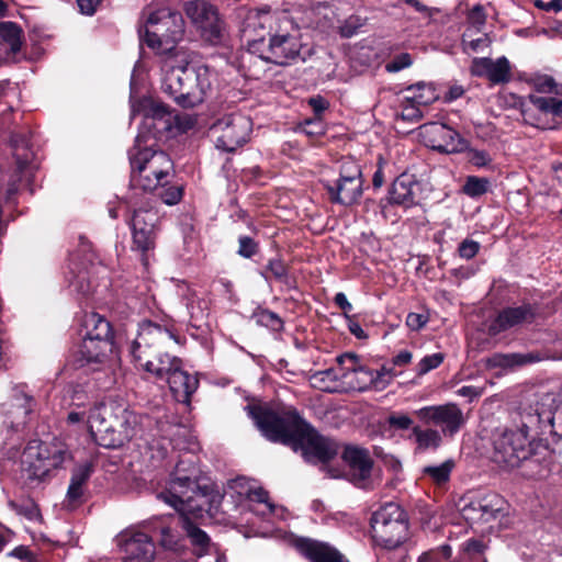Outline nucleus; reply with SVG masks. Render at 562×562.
Instances as JSON below:
<instances>
[{"label": "nucleus", "instance_id": "f257e3e1", "mask_svg": "<svg viewBox=\"0 0 562 562\" xmlns=\"http://www.w3.org/2000/svg\"><path fill=\"white\" fill-rule=\"evenodd\" d=\"M555 396L543 394L535 405L520 413V425L497 428L492 435V460L501 468L514 469L531 457L549 452L548 446L541 441H531L529 431L537 430L540 435H553Z\"/></svg>", "mask_w": 562, "mask_h": 562}, {"label": "nucleus", "instance_id": "f03ea898", "mask_svg": "<svg viewBox=\"0 0 562 562\" xmlns=\"http://www.w3.org/2000/svg\"><path fill=\"white\" fill-rule=\"evenodd\" d=\"M175 335L167 328L151 322H143L136 339L132 342L131 355L135 364L158 381L168 383L176 401L189 404L199 386V380L183 369L182 360L164 351Z\"/></svg>", "mask_w": 562, "mask_h": 562}, {"label": "nucleus", "instance_id": "7ed1b4c3", "mask_svg": "<svg viewBox=\"0 0 562 562\" xmlns=\"http://www.w3.org/2000/svg\"><path fill=\"white\" fill-rule=\"evenodd\" d=\"M200 470L196 467V457L190 454L180 459L175 468L168 488L157 495L158 498L169 504L175 509L191 512L195 516H202L203 512L210 515L216 513L222 502L229 498L235 505L247 504L252 494L260 486L255 485L248 479L239 476L229 480L224 494H215L209 501L198 484Z\"/></svg>", "mask_w": 562, "mask_h": 562}, {"label": "nucleus", "instance_id": "20e7f679", "mask_svg": "<svg viewBox=\"0 0 562 562\" xmlns=\"http://www.w3.org/2000/svg\"><path fill=\"white\" fill-rule=\"evenodd\" d=\"M246 408L268 440L283 445H300L306 454L315 457L321 462H327L337 454V445L319 436L295 408L284 407L274 411L268 406L250 405Z\"/></svg>", "mask_w": 562, "mask_h": 562}, {"label": "nucleus", "instance_id": "39448f33", "mask_svg": "<svg viewBox=\"0 0 562 562\" xmlns=\"http://www.w3.org/2000/svg\"><path fill=\"white\" fill-rule=\"evenodd\" d=\"M166 111L162 108L153 109L151 114L144 116L140 131L135 138V145L130 150L132 167L131 183L134 189L153 192L169 182L173 162L162 150L153 149L150 140L155 139L156 121H162Z\"/></svg>", "mask_w": 562, "mask_h": 562}, {"label": "nucleus", "instance_id": "423d86ee", "mask_svg": "<svg viewBox=\"0 0 562 562\" xmlns=\"http://www.w3.org/2000/svg\"><path fill=\"white\" fill-rule=\"evenodd\" d=\"M137 424V416L126 403L112 397L92 407L88 416L91 437L104 448H117L130 441Z\"/></svg>", "mask_w": 562, "mask_h": 562}, {"label": "nucleus", "instance_id": "0eeeda50", "mask_svg": "<svg viewBox=\"0 0 562 562\" xmlns=\"http://www.w3.org/2000/svg\"><path fill=\"white\" fill-rule=\"evenodd\" d=\"M177 55H167L162 61V91L182 108H193L204 101L211 90V72L207 67L189 69L176 64Z\"/></svg>", "mask_w": 562, "mask_h": 562}, {"label": "nucleus", "instance_id": "6e6552de", "mask_svg": "<svg viewBox=\"0 0 562 562\" xmlns=\"http://www.w3.org/2000/svg\"><path fill=\"white\" fill-rule=\"evenodd\" d=\"M370 527L374 546L382 550H397L411 538L407 515L395 503H386L375 510L370 518Z\"/></svg>", "mask_w": 562, "mask_h": 562}, {"label": "nucleus", "instance_id": "1a4fd4ad", "mask_svg": "<svg viewBox=\"0 0 562 562\" xmlns=\"http://www.w3.org/2000/svg\"><path fill=\"white\" fill-rule=\"evenodd\" d=\"M139 34L158 55H177V43L184 34V21L179 12L160 9L149 14L145 34L140 30Z\"/></svg>", "mask_w": 562, "mask_h": 562}, {"label": "nucleus", "instance_id": "9d476101", "mask_svg": "<svg viewBox=\"0 0 562 562\" xmlns=\"http://www.w3.org/2000/svg\"><path fill=\"white\" fill-rule=\"evenodd\" d=\"M336 360L341 371L344 391L363 392L371 387L383 390L392 380L391 369L383 367L381 370H372L362 364L356 353L347 352Z\"/></svg>", "mask_w": 562, "mask_h": 562}, {"label": "nucleus", "instance_id": "9b49d317", "mask_svg": "<svg viewBox=\"0 0 562 562\" xmlns=\"http://www.w3.org/2000/svg\"><path fill=\"white\" fill-rule=\"evenodd\" d=\"M13 147V156L16 161L18 173L13 176L2 195L0 204V218L11 215V211L16 205V196L19 189L30 186L31 178L34 176L36 166L33 162L34 153L30 147V140L24 134H15L11 138Z\"/></svg>", "mask_w": 562, "mask_h": 562}, {"label": "nucleus", "instance_id": "f8f14e48", "mask_svg": "<svg viewBox=\"0 0 562 562\" xmlns=\"http://www.w3.org/2000/svg\"><path fill=\"white\" fill-rule=\"evenodd\" d=\"M86 335L79 346L78 361L81 366L101 363L113 351L111 324L101 315L91 313L85 319Z\"/></svg>", "mask_w": 562, "mask_h": 562}, {"label": "nucleus", "instance_id": "ddd939ff", "mask_svg": "<svg viewBox=\"0 0 562 562\" xmlns=\"http://www.w3.org/2000/svg\"><path fill=\"white\" fill-rule=\"evenodd\" d=\"M69 459L70 453L66 445L60 441L40 442L36 447L29 446L23 452V473L31 482L41 481Z\"/></svg>", "mask_w": 562, "mask_h": 562}, {"label": "nucleus", "instance_id": "4468645a", "mask_svg": "<svg viewBox=\"0 0 562 562\" xmlns=\"http://www.w3.org/2000/svg\"><path fill=\"white\" fill-rule=\"evenodd\" d=\"M130 204L133 207V214L130 221L133 237V249L143 255L144 266L148 265L147 252L155 248L156 244V223L158 213L147 199L143 205L136 206L133 198H130Z\"/></svg>", "mask_w": 562, "mask_h": 562}, {"label": "nucleus", "instance_id": "2eb2a0df", "mask_svg": "<svg viewBox=\"0 0 562 562\" xmlns=\"http://www.w3.org/2000/svg\"><path fill=\"white\" fill-rule=\"evenodd\" d=\"M263 44V38L248 40V47L250 54L259 53L260 58L271 61L277 65H288L292 60L300 57L303 47L297 32L290 34L288 32H276L270 35L267 49L262 52L260 46Z\"/></svg>", "mask_w": 562, "mask_h": 562}, {"label": "nucleus", "instance_id": "dca6fc26", "mask_svg": "<svg viewBox=\"0 0 562 562\" xmlns=\"http://www.w3.org/2000/svg\"><path fill=\"white\" fill-rule=\"evenodd\" d=\"M362 186L360 166L352 158H344L338 180L335 183H326L325 188L333 203L350 206L361 198Z\"/></svg>", "mask_w": 562, "mask_h": 562}, {"label": "nucleus", "instance_id": "f3484780", "mask_svg": "<svg viewBox=\"0 0 562 562\" xmlns=\"http://www.w3.org/2000/svg\"><path fill=\"white\" fill-rule=\"evenodd\" d=\"M251 130L250 117L240 113L225 115L211 127L216 147L224 151H234L244 145L249 139Z\"/></svg>", "mask_w": 562, "mask_h": 562}, {"label": "nucleus", "instance_id": "a211bd4d", "mask_svg": "<svg viewBox=\"0 0 562 562\" xmlns=\"http://www.w3.org/2000/svg\"><path fill=\"white\" fill-rule=\"evenodd\" d=\"M122 562H154L156 547L153 538L136 527H128L115 537Z\"/></svg>", "mask_w": 562, "mask_h": 562}, {"label": "nucleus", "instance_id": "6ab92c4d", "mask_svg": "<svg viewBox=\"0 0 562 562\" xmlns=\"http://www.w3.org/2000/svg\"><path fill=\"white\" fill-rule=\"evenodd\" d=\"M415 415L425 424L439 427V431L446 437H453L467 422L462 409L456 403L425 406L417 409Z\"/></svg>", "mask_w": 562, "mask_h": 562}, {"label": "nucleus", "instance_id": "aec40b11", "mask_svg": "<svg viewBox=\"0 0 562 562\" xmlns=\"http://www.w3.org/2000/svg\"><path fill=\"white\" fill-rule=\"evenodd\" d=\"M418 135L426 146L440 153H461L467 148V142L460 134L442 123L423 124L418 127Z\"/></svg>", "mask_w": 562, "mask_h": 562}, {"label": "nucleus", "instance_id": "412c9836", "mask_svg": "<svg viewBox=\"0 0 562 562\" xmlns=\"http://www.w3.org/2000/svg\"><path fill=\"white\" fill-rule=\"evenodd\" d=\"M186 13L209 41L215 42L221 38L222 23L212 4L203 0L189 1L186 4Z\"/></svg>", "mask_w": 562, "mask_h": 562}, {"label": "nucleus", "instance_id": "4be33fe9", "mask_svg": "<svg viewBox=\"0 0 562 562\" xmlns=\"http://www.w3.org/2000/svg\"><path fill=\"white\" fill-rule=\"evenodd\" d=\"M289 544L310 562H349L335 547L305 537L290 536Z\"/></svg>", "mask_w": 562, "mask_h": 562}, {"label": "nucleus", "instance_id": "5701e85b", "mask_svg": "<svg viewBox=\"0 0 562 562\" xmlns=\"http://www.w3.org/2000/svg\"><path fill=\"white\" fill-rule=\"evenodd\" d=\"M342 459L348 467L349 480L356 486L367 488L373 467L369 451L357 446H348L342 452Z\"/></svg>", "mask_w": 562, "mask_h": 562}, {"label": "nucleus", "instance_id": "b1692460", "mask_svg": "<svg viewBox=\"0 0 562 562\" xmlns=\"http://www.w3.org/2000/svg\"><path fill=\"white\" fill-rule=\"evenodd\" d=\"M533 318L535 311L530 304L505 307L488 322L487 334L494 337L517 326L531 323Z\"/></svg>", "mask_w": 562, "mask_h": 562}, {"label": "nucleus", "instance_id": "393cba45", "mask_svg": "<svg viewBox=\"0 0 562 562\" xmlns=\"http://www.w3.org/2000/svg\"><path fill=\"white\" fill-rule=\"evenodd\" d=\"M506 502L496 493H487L464 508L467 519L490 522L504 515Z\"/></svg>", "mask_w": 562, "mask_h": 562}, {"label": "nucleus", "instance_id": "a878e982", "mask_svg": "<svg viewBox=\"0 0 562 562\" xmlns=\"http://www.w3.org/2000/svg\"><path fill=\"white\" fill-rule=\"evenodd\" d=\"M35 401L29 394L24 385H16L12 389L11 395L2 404V412L12 418V426L16 428L25 424L27 415L33 411Z\"/></svg>", "mask_w": 562, "mask_h": 562}, {"label": "nucleus", "instance_id": "bb28decb", "mask_svg": "<svg viewBox=\"0 0 562 562\" xmlns=\"http://www.w3.org/2000/svg\"><path fill=\"white\" fill-rule=\"evenodd\" d=\"M420 184L414 176L402 173L398 176L389 191V201L404 207H411L417 203Z\"/></svg>", "mask_w": 562, "mask_h": 562}, {"label": "nucleus", "instance_id": "cd10ccee", "mask_svg": "<svg viewBox=\"0 0 562 562\" xmlns=\"http://www.w3.org/2000/svg\"><path fill=\"white\" fill-rule=\"evenodd\" d=\"M92 472L93 468L90 462H85L74 468L66 496L69 505L77 504L81 499L85 493V486Z\"/></svg>", "mask_w": 562, "mask_h": 562}, {"label": "nucleus", "instance_id": "c85d7f7f", "mask_svg": "<svg viewBox=\"0 0 562 562\" xmlns=\"http://www.w3.org/2000/svg\"><path fill=\"white\" fill-rule=\"evenodd\" d=\"M311 385L324 392L335 393L344 391L341 371L329 368L314 372L310 378Z\"/></svg>", "mask_w": 562, "mask_h": 562}, {"label": "nucleus", "instance_id": "c756f323", "mask_svg": "<svg viewBox=\"0 0 562 562\" xmlns=\"http://www.w3.org/2000/svg\"><path fill=\"white\" fill-rule=\"evenodd\" d=\"M541 357L535 352L528 353H494L486 361L490 368H515L538 362Z\"/></svg>", "mask_w": 562, "mask_h": 562}, {"label": "nucleus", "instance_id": "7c9ffc66", "mask_svg": "<svg viewBox=\"0 0 562 562\" xmlns=\"http://www.w3.org/2000/svg\"><path fill=\"white\" fill-rule=\"evenodd\" d=\"M179 513L182 514V527L186 530L191 544L194 548V552L198 555V551L200 553H205L207 551H211L215 549V547L211 543L210 537L206 535L205 531L196 527L186 515L191 514V512H183L177 509ZM192 515L196 517L193 513Z\"/></svg>", "mask_w": 562, "mask_h": 562}, {"label": "nucleus", "instance_id": "2f4dec72", "mask_svg": "<svg viewBox=\"0 0 562 562\" xmlns=\"http://www.w3.org/2000/svg\"><path fill=\"white\" fill-rule=\"evenodd\" d=\"M0 44L9 50L18 53L22 46V30L10 21L0 22Z\"/></svg>", "mask_w": 562, "mask_h": 562}, {"label": "nucleus", "instance_id": "473e14b6", "mask_svg": "<svg viewBox=\"0 0 562 562\" xmlns=\"http://www.w3.org/2000/svg\"><path fill=\"white\" fill-rule=\"evenodd\" d=\"M403 91L406 93L405 95L408 101L416 102L420 105L430 104L438 98L434 87L425 82L408 86Z\"/></svg>", "mask_w": 562, "mask_h": 562}, {"label": "nucleus", "instance_id": "72a5a7b5", "mask_svg": "<svg viewBox=\"0 0 562 562\" xmlns=\"http://www.w3.org/2000/svg\"><path fill=\"white\" fill-rule=\"evenodd\" d=\"M246 506L248 510L263 518L276 513V506L269 501L268 493L262 487L257 490L256 494H252Z\"/></svg>", "mask_w": 562, "mask_h": 562}, {"label": "nucleus", "instance_id": "f704fd0d", "mask_svg": "<svg viewBox=\"0 0 562 562\" xmlns=\"http://www.w3.org/2000/svg\"><path fill=\"white\" fill-rule=\"evenodd\" d=\"M413 435L415 437L418 449H437L441 443V432L437 429L427 428L422 429L416 426L413 428Z\"/></svg>", "mask_w": 562, "mask_h": 562}, {"label": "nucleus", "instance_id": "c9c22d12", "mask_svg": "<svg viewBox=\"0 0 562 562\" xmlns=\"http://www.w3.org/2000/svg\"><path fill=\"white\" fill-rule=\"evenodd\" d=\"M530 103L544 114L562 116V100L553 97L529 95Z\"/></svg>", "mask_w": 562, "mask_h": 562}, {"label": "nucleus", "instance_id": "e433bc0d", "mask_svg": "<svg viewBox=\"0 0 562 562\" xmlns=\"http://www.w3.org/2000/svg\"><path fill=\"white\" fill-rule=\"evenodd\" d=\"M510 65L506 57L491 61L487 79L493 83H504L510 80Z\"/></svg>", "mask_w": 562, "mask_h": 562}, {"label": "nucleus", "instance_id": "4c0bfd02", "mask_svg": "<svg viewBox=\"0 0 562 562\" xmlns=\"http://www.w3.org/2000/svg\"><path fill=\"white\" fill-rule=\"evenodd\" d=\"M453 467V461L447 460L439 465L426 467L424 469V474L427 475L435 484L441 485L449 481Z\"/></svg>", "mask_w": 562, "mask_h": 562}, {"label": "nucleus", "instance_id": "58836bf2", "mask_svg": "<svg viewBox=\"0 0 562 562\" xmlns=\"http://www.w3.org/2000/svg\"><path fill=\"white\" fill-rule=\"evenodd\" d=\"M277 19L270 13L269 10H260L255 14H250L247 19V25L244 31L245 36H249L250 29H256L257 26L265 27L266 24H269L271 27V23Z\"/></svg>", "mask_w": 562, "mask_h": 562}, {"label": "nucleus", "instance_id": "ea45409f", "mask_svg": "<svg viewBox=\"0 0 562 562\" xmlns=\"http://www.w3.org/2000/svg\"><path fill=\"white\" fill-rule=\"evenodd\" d=\"M160 546L167 550H176L178 548L179 535L170 522L162 525L159 529Z\"/></svg>", "mask_w": 562, "mask_h": 562}, {"label": "nucleus", "instance_id": "a19ab883", "mask_svg": "<svg viewBox=\"0 0 562 562\" xmlns=\"http://www.w3.org/2000/svg\"><path fill=\"white\" fill-rule=\"evenodd\" d=\"M488 181L476 177H469L463 186V192L472 198L480 196L487 191Z\"/></svg>", "mask_w": 562, "mask_h": 562}, {"label": "nucleus", "instance_id": "79ce46f5", "mask_svg": "<svg viewBox=\"0 0 562 562\" xmlns=\"http://www.w3.org/2000/svg\"><path fill=\"white\" fill-rule=\"evenodd\" d=\"M445 356L441 352L425 356L417 364V374L424 375L438 368L443 362Z\"/></svg>", "mask_w": 562, "mask_h": 562}, {"label": "nucleus", "instance_id": "37998d69", "mask_svg": "<svg viewBox=\"0 0 562 562\" xmlns=\"http://www.w3.org/2000/svg\"><path fill=\"white\" fill-rule=\"evenodd\" d=\"M402 110L397 113V116H401L404 121H417L422 117V112L419 110L420 104L416 102L408 101L406 95H404L401 101Z\"/></svg>", "mask_w": 562, "mask_h": 562}, {"label": "nucleus", "instance_id": "c03bdc74", "mask_svg": "<svg viewBox=\"0 0 562 562\" xmlns=\"http://www.w3.org/2000/svg\"><path fill=\"white\" fill-rule=\"evenodd\" d=\"M288 276V269L284 262L280 259H271L268 262L263 277L268 280L270 277L279 281H283Z\"/></svg>", "mask_w": 562, "mask_h": 562}, {"label": "nucleus", "instance_id": "a18cd8bd", "mask_svg": "<svg viewBox=\"0 0 562 562\" xmlns=\"http://www.w3.org/2000/svg\"><path fill=\"white\" fill-rule=\"evenodd\" d=\"M413 64V58L408 53H401L395 55L391 60L385 64V70L387 72H398L405 68H408Z\"/></svg>", "mask_w": 562, "mask_h": 562}, {"label": "nucleus", "instance_id": "49530a36", "mask_svg": "<svg viewBox=\"0 0 562 562\" xmlns=\"http://www.w3.org/2000/svg\"><path fill=\"white\" fill-rule=\"evenodd\" d=\"M237 254L244 258H251L258 252L259 245L249 236H239Z\"/></svg>", "mask_w": 562, "mask_h": 562}, {"label": "nucleus", "instance_id": "de8ad7c7", "mask_svg": "<svg viewBox=\"0 0 562 562\" xmlns=\"http://www.w3.org/2000/svg\"><path fill=\"white\" fill-rule=\"evenodd\" d=\"M481 248L480 243L473 239H464L458 247V254L462 259L470 260L474 258Z\"/></svg>", "mask_w": 562, "mask_h": 562}, {"label": "nucleus", "instance_id": "09e8293b", "mask_svg": "<svg viewBox=\"0 0 562 562\" xmlns=\"http://www.w3.org/2000/svg\"><path fill=\"white\" fill-rule=\"evenodd\" d=\"M491 58H474L471 65V74L477 77H486L490 72Z\"/></svg>", "mask_w": 562, "mask_h": 562}, {"label": "nucleus", "instance_id": "8fccbe9b", "mask_svg": "<svg viewBox=\"0 0 562 562\" xmlns=\"http://www.w3.org/2000/svg\"><path fill=\"white\" fill-rule=\"evenodd\" d=\"M67 394H69L71 405L77 407L83 406L88 400L87 393L80 385H69L67 389Z\"/></svg>", "mask_w": 562, "mask_h": 562}, {"label": "nucleus", "instance_id": "3c124183", "mask_svg": "<svg viewBox=\"0 0 562 562\" xmlns=\"http://www.w3.org/2000/svg\"><path fill=\"white\" fill-rule=\"evenodd\" d=\"M361 25L362 24L358 16H350L339 27L340 35L342 37H351L358 32V30L361 27Z\"/></svg>", "mask_w": 562, "mask_h": 562}, {"label": "nucleus", "instance_id": "603ef678", "mask_svg": "<svg viewBox=\"0 0 562 562\" xmlns=\"http://www.w3.org/2000/svg\"><path fill=\"white\" fill-rule=\"evenodd\" d=\"M259 322L273 330L281 329L283 325L281 318L276 313L270 311L261 312L259 315Z\"/></svg>", "mask_w": 562, "mask_h": 562}, {"label": "nucleus", "instance_id": "864d4df0", "mask_svg": "<svg viewBox=\"0 0 562 562\" xmlns=\"http://www.w3.org/2000/svg\"><path fill=\"white\" fill-rule=\"evenodd\" d=\"M485 21L486 16L483 8L481 5H475L469 14V22L471 24V27L475 29L479 32L485 24Z\"/></svg>", "mask_w": 562, "mask_h": 562}, {"label": "nucleus", "instance_id": "5fc2aeb1", "mask_svg": "<svg viewBox=\"0 0 562 562\" xmlns=\"http://www.w3.org/2000/svg\"><path fill=\"white\" fill-rule=\"evenodd\" d=\"M470 162L476 167H486L492 162L491 155L485 150L472 149L469 156Z\"/></svg>", "mask_w": 562, "mask_h": 562}, {"label": "nucleus", "instance_id": "6e6d98bb", "mask_svg": "<svg viewBox=\"0 0 562 562\" xmlns=\"http://www.w3.org/2000/svg\"><path fill=\"white\" fill-rule=\"evenodd\" d=\"M428 322V317L419 313H408L406 316V326L412 330L422 329Z\"/></svg>", "mask_w": 562, "mask_h": 562}, {"label": "nucleus", "instance_id": "4d7b16f0", "mask_svg": "<svg viewBox=\"0 0 562 562\" xmlns=\"http://www.w3.org/2000/svg\"><path fill=\"white\" fill-rule=\"evenodd\" d=\"M469 32H471V29H468L467 33L463 35V43L473 52H479L483 47H487L490 45V38L486 34L479 38H474L471 41H467L465 38L470 36Z\"/></svg>", "mask_w": 562, "mask_h": 562}, {"label": "nucleus", "instance_id": "13d9d810", "mask_svg": "<svg viewBox=\"0 0 562 562\" xmlns=\"http://www.w3.org/2000/svg\"><path fill=\"white\" fill-rule=\"evenodd\" d=\"M389 424L394 428L406 430L413 425V419L405 414H396L389 417Z\"/></svg>", "mask_w": 562, "mask_h": 562}, {"label": "nucleus", "instance_id": "bf43d9fd", "mask_svg": "<svg viewBox=\"0 0 562 562\" xmlns=\"http://www.w3.org/2000/svg\"><path fill=\"white\" fill-rule=\"evenodd\" d=\"M557 82L550 76H544L536 81V90L541 93H552L555 91Z\"/></svg>", "mask_w": 562, "mask_h": 562}, {"label": "nucleus", "instance_id": "052dcab7", "mask_svg": "<svg viewBox=\"0 0 562 562\" xmlns=\"http://www.w3.org/2000/svg\"><path fill=\"white\" fill-rule=\"evenodd\" d=\"M161 198L166 204H176L182 198V189L180 187H172L166 190V192L161 194Z\"/></svg>", "mask_w": 562, "mask_h": 562}, {"label": "nucleus", "instance_id": "680f3d73", "mask_svg": "<svg viewBox=\"0 0 562 562\" xmlns=\"http://www.w3.org/2000/svg\"><path fill=\"white\" fill-rule=\"evenodd\" d=\"M196 562H226L224 554L217 551V549H213L205 553H200L198 551V561Z\"/></svg>", "mask_w": 562, "mask_h": 562}, {"label": "nucleus", "instance_id": "e2e57ef3", "mask_svg": "<svg viewBox=\"0 0 562 562\" xmlns=\"http://www.w3.org/2000/svg\"><path fill=\"white\" fill-rule=\"evenodd\" d=\"M308 104L313 109L314 113L318 116L329 106V102L322 95L311 98L308 100Z\"/></svg>", "mask_w": 562, "mask_h": 562}, {"label": "nucleus", "instance_id": "0e129e2a", "mask_svg": "<svg viewBox=\"0 0 562 562\" xmlns=\"http://www.w3.org/2000/svg\"><path fill=\"white\" fill-rule=\"evenodd\" d=\"M77 3L82 14L92 15L97 11L101 0H77Z\"/></svg>", "mask_w": 562, "mask_h": 562}, {"label": "nucleus", "instance_id": "69168bd1", "mask_svg": "<svg viewBox=\"0 0 562 562\" xmlns=\"http://www.w3.org/2000/svg\"><path fill=\"white\" fill-rule=\"evenodd\" d=\"M535 5L544 11H562V0H551L543 2L542 0H535Z\"/></svg>", "mask_w": 562, "mask_h": 562}, {"label": "nucleus", "instance_id": "338daca9", "mask_svg": "<svg viewBox=\"0 0 562 562\" xmlns=\"http://www.w3.org/2000/svg\"><path fill=\"white\" fill-rule=\"evenodd\" d=\"M464 94V89L462 86L453 85L451 86L446 94L443 95L445 102H452L459 98H461Z\"/></svg>", "mask_w": 562, "mask_h": 562}, {"label": "nucleus", "instance_id": "774afa93", "mask_svg": "<svg viewBox=\"0 0 562 562\" xmlns=\"http://www.w3.org/2000/svg\"><path fill=\"white\" fill-rule=\"evenodd\" d=\"M457 394L462 397H469L472 401L473 398L480 397L482 391L472 385H464L457 391Z\"/></svg>", "mask_w": 562, "mask_h": 562}]
</instances>
